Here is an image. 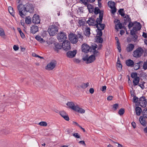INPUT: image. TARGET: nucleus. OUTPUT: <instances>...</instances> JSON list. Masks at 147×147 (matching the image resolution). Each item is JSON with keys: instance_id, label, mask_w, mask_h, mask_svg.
I'll use <instances>...</instances> for the list:
<instances>
[{"instance_id": "nucleus-15", "label": "nucleus", "mask_w": 147, "mask_h": 147, "mask_svg": "<svg viewBox=\"0 0 147 147\" xmlns=\"http://www.w3.org/2000/svg\"><path fill=\"white\" fill-rule=\"evenodd\" d=\"M96 22V21L94 18L92 17L89 18V20L86 22V23L88 24L90 26H94Z\"/></svg>"}, {"instance_id": "nucleus-45", "label": "nucleus", "mask_w": 147, "mask_h": 147, "mask_svg": "<svg viewBox=\"0 0 147 147\" xmlns=\"http://www.w3.org/2000/svg\"><path fill=\"white\" fill-rule=\"evenodd\" d=\"M125 112V109L123 108H121L120 109L119 111H118L119 114L120 115H121L123 114Z\"/></svg>"}, {"instance_id": "nucleus-40", "label": "nucleus", "mask_w": 147, "mask_h": 147, "mask_svg": "<svg viewBox=\"0 0 147 147\" xmlns=\"http://www.w3.org/2000/svg\"><path fill=\"white\" fill-rule=\"evenodd\" d=\"M102 30L100 29L96 30V31L97 32L96 36H102Z\"/></svg>"}, {"instance_id": "nucleus-57", "label": "nucleus", "mask_w": 147, "mask_h": 147, "mask_svg": "<svg viewBox=\"0 0 147 147\" xmlns=\"http://www.w3.org/2000/svg\"><path fill=\"white\" fill-rule=\"evenodd\" d=\"M96 23H95L94 25V26H96V28H97V29H96V30H99L100 29V27L98 26V25H99V24H98V21H97V20H96Z\"/></svg>"}, {"instance_id": "nucleus-42", "label": "nucleus", "mask_w": 147, "mask_h": 147, "mask_svg": "<svg viewBox=\"0 0 147 147\" xmlns=\"http://www.w3.org/2000/svg\"><path fill=\"white\" fill-rule=\"evenodd\" d=\"M138 74L136 72H133L131 74V77L133 78H135L137 77H139L138 76Z\"/></svg>"}, {"instance_id": "nucleus-30", "label": "nucleus", "mask_w": 147, "mask_h": 147, "mask_svg": "<svg viewBox=\"0 0 147 147\" xmlns=\"http://www.w3.org/2000/svg\"><path fill=\"white\" fill-rule=\"evenodd\" d=\"M97 21H98V24L100 26V28H101V30H102L104 29L105 26V25L104 24H101V23L102 21V20L100 21V18H97Z\"/></svg>"}, {"instance_id": "nucleus-16", "label": "nucleus", "mask_w": 147, "mask_h": 147, "mask_svg": "<svg viewBox=\"0 0 147 147\" xmlns=\"http://www.w3.org/2000/svg\"><path fill=\"white\" fill-rule=\"evenodd\" d=\"M60 115L66 121H69V119L67 114L64 111H62L60 112Z\"/></svg>"}, {"instance_id": "nucleus-25", "label": "nucleus", "mask_w": 147, "mask_h": 147, "mask_svg": "<svg viewBox=\"0 0 147 147\" xmlns=\"http://www.w3.org/2000/svg\"><path fill=\"white\" fill-rule=\"evenodd\" d=\"M144 117L143 116H140V121L141 124L144 126H146L147 124L146 121L144 119Z\"/></svg>"}, {"instance_id": "nucleus-50", "label": "nucleus", "mask_w": 147, "mask_h": 147, "mask_svg": "<svg viewBox=\"0 0 147 147\" xmlns=\"http://www.w3.org/2000/svg\"><path fill=\"white\" fill-rule=\"evenodd\" d=\"M38 124L41 126H46L47 125V123L45 121H41Z\"/></svg>"}, {"instance_id": "nucleus-48", "label": "nucleus", "mask_w": 147, "mask_h": 147, "mask_svg": "<svg viewBox=\"0 0 147 147\" xmlns=\"http://www.w3.org/2000/svg\"><path fill=\"white\" fill-rule=\"evenodd\" d=\"M93 54L92 55L95 57H96L98 56V55H99L100 54V53L97 50L93 51Z\"/></svg>"}, {"instance_id": "nucleus-38", "label": "nucleus", "mask_w": 147, "mask_h": 147, "mask_svg": "<svg viewBox=\"0 0 147 147\" xmlns=\"http://www.w3.org/2000/svg\"><path fill=\"white\" fill-rule=\"evenodd\" d=\"M18 30L22 38H24L25 37V35L22 32L20 28H18Z\"/></svg>"}, {"instance_id": "nucleus-23", "label": "nucleus", "mask_w": 147, "mask_h": 147, "mask_svg": "<svg viewBox=\"0 0 147 147\" xmlns=\"http://www.w3.org/2000/svg\"><path fill=\"white\" fill-rule=\"evenodd\" d=\"M74 111L80 113H85V110L82 108H80L78 105L76 106Z\"/></svg>"}, {"instance_id": "nucleus-11", "label": "nucleus", "mask_w": 147, "mask_h": 147, "mask_svg": "<svg viewBox=\"0 0 147 147\" xmlns=\"http://www.w3.org/2000/svg\"><path fill=\"white\" fill-rule=\"evenodd\" d=\"M90 46L87 44H83L82 46V51L85 53H87L90 51Z\"/></svg>"}, {"instance_id": "nucleus-54", "label": "nucleus", "mask_w": 147, "mask_h": 147, "mask_svg": "<svg viewBox=\"0 0 147 147\" xmlns=\"http://www.w3.org/2000/svg\"><path fill=\"white\" fill-rule=\"evenodd\" d=\"M119 58L118 57V61L117 63V66L119 68H120V69H122V65L120 63V61H119Z\"/></svg>"}, {"instance_id": "nucleus-52", "label": "nucleus", "mask_w": 147, "mask_h": 147, "mask_svg": "<svg viewBox=\"0 0 147 147\" xmlns=\"http://www.w3.org/2000/svg\"><path fill=\"white\" fill-rule=\"evenodd\" d=\"M78 22L80 26H84L85 23L82 20H79Z\"/></svg>"}, {"instance_id": "nucleus-35", "label": "nucleus", "mask_w": 147, "mask_h": 147, "mask_svg": "<svg viewBox=\"0 0 147 147\" xmlns=\"http://www.w3.org/2000/svg\"><path fill=\"white\" fill-rule=\"evenodd\" d=\"M35 38L37 40L40 42V43H42L43 42V40H44L43 39L41 38V37L39 35L36 36L35 37Z\"/></svg>"}, {"instance_id": "nucleus-61", "label": "nucleus", "mask_w": 147, "mask_h": 147, "mask_svg": "<svg viewBox=\"0 0 147 147\" xmlns=\"http://www.w3.org/2000/svg\"><path fill=\"white\" fill-rule=\"evenodd\" d=\"M80 1L82 2L84 5H87V4H88V0H80Z\"/></svg>"}, {"instance_id": "nucleus-49", "label": "nucleus", "mask_w": 147, "mask_h": 147, "mask_svg": "<svg viewBox=\"0 0 147 147\" xmlns=\"http://www.w3.org/2000/svg\"><path fill=\"white\" fill-rule=\"evenodd\" d=\"M5 35L4 30L1 28H0V36H3Z\"/></svg>"}, {"instance_id": "nucleus-26", "label": "nucleus", "mask_w": 147, "mask_h": 147, "mask_svg": "<svg viewBox=\"0 0 147 147\" xmlns=\"http://www.w3.org/2000/svg\"><path fill=\"white\" fill-rule=\"evenodd\" d=\"M140 80V78L139 77L134 78L133 81V83L134 86H136L139 84V82Z\"/></svg>"}, {"instance_id": "nucleus-1", "label": "nucleus", "mask_w": 147, "mask_h": 147, "mask_svg": "<svg viewBox=\"0 0 147 147\" xmlns=\"http://www.w3.org/2000/svg\"><path fill=\"white\" fill-rule=\"evenodd\" d=\"M17 8L19 15L23 18H24L27 12L32 13L34 10L33 5L30 3H27L24 5L20 4L18 6Z\"/></svg>"}, {"instance_id": "nucleus-2", "label": "nucleus", "mask_w": 147, "mask_h": 147, "mask_svg": "<svg viewBox=\"0 0 147 147\" xmlns=\"http://www.w3.org/2000/svg\"><path fill=\"white\" fill-rule=\"evenodd\" d=\"M59 27V25L58 22L53 23L52 25L49 26L48 32L50 35L53 36L55 35L58 32Z\"/></svg>"}, {"instance_id": "nucleus-46", "label": "nucleus", "mask_w": 147, "mask_h": 147, "mask_svg": "<svg viewBox=\"0 0 147 147\" xmlns=\"http://www.w3.org/2000/svg\"><path fill=\"white\" fill-rule=\"evenodd\" d=\"M25 22L26 24H29L31 22V18H28L27 17H26L25 19Z\"/></svg>"}, {"instance_id": "nucleus-44", "label": "nucleus", "mask_w": 147, "mask_h": 147, "mask_svg": "<svg viewBox=\"0 0 147 147\" xmlns=\"http://www.w3.org/2000/svg\"><path fill=\"white\" fill-rule=\"evenodd\" d=\"M118 26V27L120 29H121L123 28V26H122V25L121 23L120 22H119L118 24H117L115 25V28L116 29H118V28L117 27V26Z\"/></svg>"}, {"instance_id": "nucleus-7", "label": "nucleus", "mask_w": 147, "mask_h": 147, "mask_svg": "<svg viewBox=\"0 0 147 147\" xmlns=\"http://www.w3.org/2000/svg\"><path fill=\"white\" fill-rule=\"evenodd\" d=\"M94 13L96 15L99 13V18L100 21L102 20L104 11L100 10L98 7H95L94 9Z\"/></svg>"}, {"instance_id": "nucleus-55", "label": "nucleus", "mask_w": 147, "mask_h": 147, "mask_svg": "<svg viewBox=\"0 0 147 147\" xmlns=\"http://www.w3.org/2000/svg\"><path fill=\"white\" fill-rule=\"evenodd\" d=\"M143 68L144 70L147 69V61H145L143 66Z\"/></svg>"}, {"instance_id": "nucleus-6", "label": "nucleus", "mask_w": 147, "mask_h": 147, "mask_svg": "<svg viewBox=\"0 0 147 147\" xmlns=\"http://www.w3.org/2000/svg\"><path fill=\"white\" fill-rule=\"evenodd\" d=\"M67 36L65 33L62 32L57 34V39L60 42L66 41Z\"/></svg>"}, {"instance_id": "nucleus-27", "label": "nucleus", "mask_w": 147, "mask_h": 147, "mask_svg": "<svg viewBox=\"0 0 147 147\" xmlns=\"http://www.w3.org/2000/svg\"><path fill=\"white\" fill-rule=\"evenodd\" d=\"M98 47L97 45L95 43H93L91 46H90V51L91 52L92 51V50L94 51L96 50V49Z\"/></svg>"}, {"instance_id": "nucleus-18", "label": "nucleus", "mask_w": 147, "mask_h": 147, "mask_svg": "<svg viewBox=\"0 0 147 147\" xmlns=\"http://www.w3.org/2000/svg\"><path fill=\"white\" fill-rule=\"evenodd\" d=\"M125 63L127 66L132 67L134 65V61L131 59H128L125 61Z\"/></svg>"}, {"instance_id": "nucleus-33", "label": "nucleus", "mask_w": 147, "mask_h": 147, "mask_svg": "<svg viewBox=\"0 0 147 147\" xmlns=\"http://www.w3.org/2000/svg\"><path fill=\"white\" fill-rule=\"evenodd\" d=\"M8 10L11 15L14 17L15 15V12L12 7L11 6L9 7H8Z\"/></svg>"}, {"instance_id": "nucleus-53", "label": "nucleus", "mask_w": 147, "mask_h": 147, "mask_svg": "<svg viewBox=\"0 0 147 147\" xmlns=\"http://www.w3.org/2000/svg\"><path fill=\"white\" fill-rule=\"evenodd\" d=\"M72 135L76 138H80V136L78 133H74Z\"/></svg>"}, {"instance_id": "nucleus-4", "label": "nucleus", "mask_w": 147, "mask_h": 147, "mask_svg": "<svg viewBox=\"0 0 147 147\" xmlns=\"http://www.w3.org/2000/svg\"><path fill=\"white\" fill-rule=\"evenodd\" d=\"M147 104V100L146 99L144 96H142L141 97L138 101V106H140L141 107L145 108Z\"/></svg>"}, {"instance_id": "nucleus-8", "label": "nucleus", "mask_w": 147, "mask_h": 147, "mask_svg": "<svg viewBox=\"0 0 147 147\" xmlns=\"http://www.w3.org/2000/svg\"><path fill=\"white\" fill-rule=\"evenodd\" d=\"M57 62L56 61L53 60L48 63L46 67V69L49 70H53L56 66Z\"/></svg>"}, {"instance_id": "nucleus-17", "label": "nucleus", "mask_w": 147, "mask_h": 147, "mask_svg": "<svg viewBox=\"0 0 147 147\" xmlns=\"http://www.w3.org/2000/svg\"><path fill=\"white\" fill-rule=\"evenodd\" d=\"M134 47V44L131 43L129 44L126 48V50L127 52H129L133 51Z\"/></svg>"}, {"instance_id": "nucleus-12", "label": "nucleus", "mask_w": 147, "mask_h": 147, "mask_svg": "<svg viewBox=\"0 0 147 147\" xmlns=\"http://www.w3.org/2000/svg\"><path fill=\"white\" fill-rule=\"evenodd\" d=\"M77 53V51L76 50H73V51H69L67 52L66 55L67 57L72 58L75 56Z\"/></svg>"}, {"instance_id": "nucleus-24", "label": "nucleus", "mask_w": 147, "mask_h": 147, "mask_svg": "<svg viewBox=\"0 0 147 147\" xmlns=\"http://www.w3.org/2000/svg\"><path fill=\"white\" fill-rule=\"evenodd\" d=\"M142 63H143V61H140L138 63H134V65L133 67L134 69L137 70L140 68L141 64H142Z\"/></svg>"}, {"instance_id": "nucleus-64", "label": "nucleus", "mask_w": 147, "mask_h": 147, "mask_svg": "<svg viewBox=\"0 0 147 147\" xmlns=\"http://www.w3.org/2000/svg\"><path fill=\"white\" fill-rule=\"evenodd\" d=\"M79 143L82 144V145L85 146L86 144L85 142L83 140L80 141L79 142Z\"/></svg>"}, {"instance_id": "nucleus-59", "label": "nucleus", "mask_w": 147, "mask_h": 147, "mask_svg": "<svg viewBox=\"0 0 147 147\" xmlns=\"http://www.w3.org/2000/svg\"><path fill=\"white\" fill-rule=\"evenodd\" d=\"M32 55L36 57H38L39 58H40L41 59H43L44 58L42 57H41L37 54H36V53H33L32 54Z\"/></svg>"}, {"instance_id": "nucleus-39", "label": "nucleus", "mask_w": 147, "mask_h": 147, "mask_svg": "<svg viewBox=\"0 0 147 147\" xmlns=\"http://www.w3.org/2000/svg\"><path fill=\"white\" fill-rule=\"evenodd\" d=\"M137 22V21H134V22H131V20L129 23V24L128 26V28L130 29L131 28L134 26V24Z\"/></svg>"}, {"instance_id": "nucleus-62", "label": "nucleus", "mask_w": 147, "mask_h": 147, "mask_svg": "<svg viewBox=\"0 0 147 147\" xmlns=\"http://www.w3.org/2000/svg\"><path fill=\"white\" fill-rule=\"evenodd\" d=\"M107 87L106 86H103L102 88L101 89V90L103 92H105L106 90Z\"/></svg>"}, {"instance_id": "nucleus-63", "label": "nucleus", "mask_w": 147, "mask_h": 147, "mask_svg": "<svg viewBox=\"0 0 147 147\" xmlns=\"http://www.w3.org/2000/svg\"><path fill=\"white\" fill-rule=\"evenodd\" d=\"M13 49L15 51H17L18 50L19 47L18 46L14 45L13 47Z\"/></svg>"}, {"instance_id": "nucleus-37", "label": "nucleus", "mask_w": 147, "mask_h": 147, "mask_svg": "<svg viewBox=\"0 0 147 147\" xmlns=\"http://www.w3.org/2000/svg\"><path fill=\"white\" fill-rule=\"evenodd\" d=\"M118 12L120 15L121 16L124 17L125 16L124 12V11L123 9H120L118 11Z\"/></svg>"}, {"instance_id": "nucleus-43", "label": "nucleus", "mask_w": 147, "mask_h": 147, "mask_svg": "<svg viewBox=\"0 0 147 147\" xmlns=\"http://www.w3.org/2000/svg\"><path fill=\"white\" fill-rule=\"evenodd\" d=\"M145 82L144 81L141 82L140 84H139L138 86L140 87V88L142 89H144L145 88V86L144 84Z\"/></svg>"}, {"instance_id": "nucleus-36", "label": "nucleus", "mask_w": 147, "mask_h": 147, "mask_svg": "<svg viewBox=\"0 0 147 147\" xmlns=\"http://www.w3.org/2000/svg\"><path fill=\"white\" fill-rule=\"evenodd\" d=\"M142 112L143 117L144 118H147V109L146 108H144Z\"/></svg>"}, {"instance_id": "nucleus-22", "label": "nucleus", "mask_w": 147, "mask_h": 147, "mask_svg": "<svg viewBox=\"0 0 147 147\" xmlns=\"http://www.w3.org/2000/svg\"><path fill=\"white\" fill-rule=\"evenodd\" d=\"M138 76H139L140 78H142L143 79H146L147 78V75L146 73L142 71L139 72Z\"/></svg>"}, {"instance_id": "nucleus-10", "label": "nucleus", "mask_w": 147, "mask_h": 147, "mask_svg": "<svg viewBox=\"0 0 147 147\" xmlns=\"http://www.w3.org/2000/svg\"><path fill=\"white\" fill-rule=\"evenodd\" d=\"M70 44V42L68 40L65 41L62 43V47L64 50L67 51L70 49L71 48Z\"/></svg>"}, {"instance_id": "nucleus-56", "label": "nucleus", "mask_w": 147, "mask_h": 147, "mask_svg": "<svg viewBox=\"0 0 147 147\" xmlns=\"http://www.w3.org/2000/svg\"><path fill=\"white\" fill-rule=\"evenodd\" d=\"M112 9L111 10V13L112 14H114L116 12L117 9L115 7H113V9Z\"/></svg>"}, {"instance_id": "nucleus-58", "label": "nucleus", "mask_w": 147, "mask_h": 147, "mask_svg": "<svg viewBox=\"0 0 147 147\" xmlns=\"http://www.w3.org/2000/svg\"><path fill=\"white\" fill-rule=\"evenodd\" d=\"M78 88H81L83 89H84L86 88L85 86V83H84L82 84L81 85L78 86H77Z\"/></svg>"}, {"instance_id": "nucleus-47", "label": "nucleus", "mask_w": 147, "mask_h": 147, "mask_svg": "<svg viewBox=\"0 0 147 147\" xmlns=\"http://www.w3.org/2000/svg\"><path fill=\"white\" fill-rule=\"evenodd\" d=\"M138 98L136 96H134L133 98V102L137 103L138 104Z\"/></svg>"}, {"instance_id": "nucleus-32", "label": "nucleus", "mask_w": 147, "mask_h": 147, "mask_svg": "<svg viewBox=\"0 0 147 147\" xmlns=\"http://www.w3.org/2000/svg\"><path fill=\"white\" fill-rule=\"evenodd\" d=\"M115 2L112 1H109L108 3L109 7L111 9H113V7H115Z\"/></svg>"}, {"instance_id": "nucleus-28", "label": "nucleus", "mask_w": 147, "mask_h": 147, "mask_svg": "<svg viewBox=\"0 0 147 147\" xmlns=\"http://www.w3.org/2000/svg\"><path fill=\"white\" fill-rule=\"evenodd\" d=\"M136 114L139 116L142 112V110L141 107H136Z\"/></svg>"}, {"instance_id": "nucleus-9", "label": "nucleus", "mask_w": 147, "mask_h": 147, "mask_svg": "<svg viewBox=\"0 0 147 147\" xmlns=\"http://www.w3.org/2000/svg\"><path fill=\"white\" fill-rule=\"evenodd\" d=\"M69 39L71 43H76L78 42V39L76 38V34L73 33H70L68 35Z\"/></svg>"}, {"instance_id": "nucleus-51", "label": "nucleus", "mask_w": 147, "mask_h": 147, "mask_svg": "<svg viewBox=\"0 0 147 147\" xmlns=\"http://www.w3.org/2000/svg\"><path fill=\"white\" fill-rule=\"evenodd\" d=\"M119 105L118 104L116 103L113 105V109L114 111H116L118 108Z\"/></svg>"}, {"instance_id": "nucleus-19", "label": "nucleus", "mask_w": 147, "mask_h": 147, "mask_svg": "<svg viewBox=\"0 0 147 147\" xmlns=\"http://www.w3.org/2000/svg\"><path fill=\"white\" fill-rule=\"evenodd\" d=\"M124 19V24L125 25L127 24L128 23H129L131 21V19L129 17V16L128 15L126 14L125 16L123 17Z\"/></svg>"}, {"instance_id": "nucleus-21", "label": "nucleus", "mask_w": 147, "mask_h": 147, "mask_svg": "<svg viewBox=\"0 0 147 147\" xmlns=\"http://www.w3.org/2000/svg\"><path fill=\"white\" fill-rule=\"evenodd\" d=\"M67 105L69 108L71 109L74 111L75 110V108L76 107V106H75L74 104L71 102H68L67 104Z\"/></svg>"}, {"instance_id": "nucleus-29", "label": "nucleus", "mask_w": 147, "mask_h": 147, "mask_svg": "<svg viewBox=\"0 0 147 147\" xmlns=\"http://www.w3.org/2000/svg\"><path fill=\"white\" fill-rule=\"evenodd\" d=\"M84 33L85 35L86 36H89L90 34V28L86 27Z\"/></svg>"}, {"instance_id": "nucleus-34", "label": "nucleus", "mask_w": 147, "mask_h": 147, "mask_svg": "<svg viewBox=\"0 0 147 147\" xmlns=\"http://www.w3.org/2000/svg\"><path fill=\"white\" fill-rule=\"evenodd\" d=\"M137 31L136 27H134L130 31V34L131 35H134L136 34V31Z\"/></svg>"}, {"instance_id": "nucleus-60", "label": "nucleus", "mask_w": 147, "mask_h": 147, "mask_svg": "<svg viewBox=\"0 0 147 147\" xmlns=\"http://www.w3.org/2000/svg\"><path fill=\"white\" fill-rule=\"evenodd\" d=\"M76 37L78 40V38H79L82 39L83 38V36L80 34H78L77 35L76 34Z\"/></svg>"}, {"instance_id": "nucleus-14", "label": "nucleus", "mask_w": 147, "mask_h": 147, "mask_svg": "<svg viewBox=\"0 0 147 147\" xmlns=\"http://www.w3.org/2000/svg\"><path fill=\"white\" fill-rule=\"evenodd\" d=\"M32 22L35 24H38L40 22L39 15L35 14L34 15L32 19Z\"/></svg>"}, {"instance_id": "nucleus-5", "label": "nucleus", "mask_w": 147, "mask_h": 147, "mask_svg": "<svg viewBox=\"0 0 147 147\" xmlns=\"http://www.w3.org/2000/svg\"><path fill=\"white\" fill-rule=\"evenodd\" d=\"M143 52V49L139 47L136 49L133 52V56L134 57L137 58L140 57Z\"/></svg>"}, {"instance_id": "nucleus-13", "label": "nucleus", "mask_w": 147, "mask_h": 147, "mask_svg": "<svg viewBox=\"0 0 147 147\" xmlns=\"http://www.w3.org/2000/svg\"><path fill=\"white\" fill-rule=\"evenodd\" d=\"M54 49L55 51L58 53L59 50L61 49L62 48V44L55 42L54 43Z\"/></svg>"}, {"instance_id": "nucleus-41", "label": "nucleus", "mask_w": 147, "mask_h": 147, "mask_svg": "<svg viewBox=\"0 0 147 147\" xmlns=\"http://www.w3.org/2000/svg\"><path fill=\"white\" fill-rule=\"evenodd\" d=\"M137 24H136L135 27L137 28V30H141V25L140 22H136Z\"/></svg>"}, {"instance_id": "nucleus-3", "label": "nucleus", "mask_w": 147, "mask_h": 147, "mask_svg": "<svg viewBox=\"0 0 147 147\" xmlns=\"http://www.w3.org/2000/svg\"><path fill=\"white\" fill-rule=\"evenodd\" d=\"M82 59L83 61H86V63L88 64L93 62L95 60L96 58L92 55L89 57L88 55H86L83 57Z\"/></svg>"}, {"instance_id": "nucleus-20", "label": "nucleus", "mask_w": 147, "mask_h": 147, "mask_svg": "<svg viewBox=\"0 0 147 147\" xmlns=\"http://www.w3.org/2000/svg\"><path fill=\"white\" fill-rule=\"evenodd\" d=\"M31 32L34 34L38 31V27L37 26L34 25L31 27Z\"/></svg>"}, {"instance_id": "nucleus-31", "label": "nucleus", "mask_w": 147, "mask_h": 147, "mask_svg": "<svg viewBox=\"0 0 147 147\" xmlns=\"http://www.w3.org/2000/svg\"><path fill=\"white\" fill-rule=\"evenodd\" d=\"M95 39L96 41L98 43H102L103 42V39L101 37V36H96Z\"/></svg>"}]
</instances>
